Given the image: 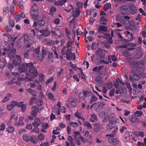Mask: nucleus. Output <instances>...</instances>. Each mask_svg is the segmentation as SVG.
I'll return each instance as SVG.
<instances>
[{
    "label": "nucleus",
    "mask_w": 146,
    "mask_h": 146,
    "mask_svg": "<svg viewBox=\"0 0 146 146\" xmlns=\"http://www.w3.org/2000/svg\"><path fill=\"white\" fill-rule=\"evenodd\" d=\"M19 72L23 77H18L19 81L26 80L27 81H33L36 78L38 75L37 70L32 62L25 63L20 66L19 69Z\"/></svg>",
    "instance_id": "obj_1"
},
{
    "label": "nucleus",
    "mask_w": 146,
    "mask_h": 146,
    "mask_svg": "<svg viewBox=\"0 0 146 146\" xmlns=\"http://www.w3.org/2000/svg\"><path fill=\"white\" fill-rule=\"evenodd\" d=\"M132 74L129 76V78L131 82H133L134 80L138 81L140 78H146V73L141 72L140 70L135 69L131 70Z\"/></svg>",
    "instance_id": "obj_2"
},
{
    "label": "nucleus",
    "mask_w": 146,
    "mask_h": 146,
    "mask_svg": "<svg viewBox=\"0 0 146 146\" xmlns=\"http://www.w3.org/2000/svg\"><path fill=\"white\" fill-rule=\"evenodd\" d=\"M3 52L2 53L3 56L5 55L6 53L8 54V56L11 59L13 58L15 56V52L16 50L15 49H8L5 48H4Z\"/></svg>",
    "instance_id": "obj_3"
},
{
    "label": "nucleus",
    "mask_w": 146,
    "mask_h": 146,
    "mask_svg": "<svg viewBox=\"0 0 146 146\" xmlns=\"http://www.w3.org/2000/svg\"><path fill=\"white\" fill-rule=\"evenodd\" d=\"M71 49V48H70V49L67 48L65 54H66V58L68 60H69L71 58V56H74V60H75L76 59L75 54L74 53H72Z\"/></svg>",
    "instance_id": "obj_4"
},
{
    "label": "nucleus",
    "mask_w": 146,
    "mask_h": 146,
    "mask_svg": "<svg viewBox=\"0 0 146 146\" xmlns=\"http://www.w3.org/2000/svg\"><path fill=\"white\" fill-rule=\"evenodd\" d=\"M39 108L36 106H33L31 109V115L34 117L36 116L37 113L39 111Z\"/></svg>",
    "instance_id": "obj_5"
},
{
    "label": "nucleus",
    "mask_w": 146,
    "mask_h": 146,
    "mask_svg": "<svg viewBox=\"0 0 146 146\" xmlns=\"http://www.w3.org/2000/svg\"><path fill=\"white\" fill-rule=\"evenodd\" d=\"M129 8L131 11L132 14H135L137 11V9L135 6L131 3L128 4Z\"/></svg>",
    "instance_id": "obj_6"
},
{
    "label": "nucleus",
    "mask_w": 146,
    "mask_h": 146,
    "mask_svg": "<svg viewBox=\"0 0 146 146\" xmlns=\"http://www.w3.org/2000/svg\"><path fill=\"white\" fill-rule=\"evenodd\" d=\"M83 92L87 99L88 100H90L93 94L91 92L87 90L85 91L84 90Z\"/></svg>",
    "instance_id": "obj_7"
},
{
    "label": "nucleus",
    "mask_w": 146,
    "mask_h": 146,
    "mask_svg": "<svg viewBox=\"0 0 146 146\" xmlns=\"http://www.w3.org/2000/svg\"><path fill=\"white\" fill-rule=\"evenodd\" d=\"M17 104L18 102L15 101H13L10 104L7 106L8 110L9 111L12 110L14 107L17 106Z\"/></svg>",
    "instance_id": "obj_8"
},
{
    "label": "nucleus",
    "mask_w": 146,
    "mask_h": 146,
    "mask_svg": "<svg viewBox=\"0 0 146 146\" xmlns=\"http://www.w3.org/2000/svg\"><path fill=\"white\" fill-rule=\"evenodd\" d=\"M108 141L109 143L113 145H115L119 143V141L117 139L113 137L109 138Z\"/></svg>",
    "instance_id": "obj_9"
},
{
    "label": "nucleus",
    "mask_w": 146,
    "mask_h": 146,
    "mask_svg": "<svg viewBox=\"0 0 146 146\" xmlns=\"http://www.w3.org/2000/svg\"><path fill=\"white\" fill-rule=\"evenodd\" d=\"M68 0H55L54 1V4L56 6H62Z\"/></svg>",
    "instance_id": "obj_10"
},
{
    "label": "nucleus",
    "mask_w": 146,
    "mask_h": 146,
    "mask_svg": "<svg viewBox=\"0 0 146 146\" xmlns=\"http://www.w3.org/2000/svg\"><path fill=\"white\" fill-rule=\"evenodd\" d=\"M23 102H21L17 104V106L18 107L21 108V111L23 113H25L26 108V105L23 104Z\"/></svg>",
    "instance_id": "obj_11"
},
{
    "label": "nucleus",
    "mask_w": 146,
    "mask_h": 146,
    "mask_svg": "<svg viewBox=\"0 0 146 146\" xmlns=\"http://www.w3.org/2000/svg\"><path fill=\"white\" fill-rule=\"evenodd\" d=\"M40 32L42 33V35L43 36H47L50 34V32L47 29L41 30Z\"/></svg>",
    "instance_id": "obj_12"
},
{
    "label": "nucleus",
    "mask_w": 146,
    "mask_h": 146,
    "mask_svg": "<svg viewBox=\"0 0 146 146\" xmlns=\"http://www.w3.org/2000/svg\"><path fill=\"white\" fill-rule=\"evenodd\" d=\"M41 121L38 118H36L34 121L32 123V125L34 127H38L41 124Z\"/></svg>",
    "instance_id": "obj_13"
},
{
    "label": "nucleus",
    "mask_w": 146,
    "mask_h": 146,
    "mask_svg": "<svg viewBox=\"0 0 146 146\" xmlns=\"http://www.w3.org/2000/svg\"><path fill=\"white\" fill-rule=\"evenodd\" d=\"M146 63V61L145 60H142L139 61H137L138 66L137 68H142L144 65Z\"/></svg>",
    "instance_id": "obj_14"
},
{
    "label": "nucleus",
    "mask_w": 146,
    "mask_h": 146,
    "mask_svg": "<svg viewBox=\"0 0 146 146\" xmlns=\"http://www.w3.org/2000/svg\"><path fill=\"white\" fill-rule=\"evenodd\" d=\"M27 91L30 95H31L34 97H36L37 92L35 90H32L31 88H29L27 89Z\"/></svg>",
    "instance_id": "obj_15"
},
{
    "label": "nucleus",
    "mask_w": 146,
    "mask_h": 146,
    "mask_svg": "<svg viewBox=\"0 0 146 146\" xmlns=\"http://www.w3.org/2000/svg\"><path fill=\"white\" fill-rule=\"evenodd\" d=\"M30 137L29 135L27 133L24 134L23 136V139L27 142H28L30 141Z\"/></svg>",
    "instance_id": "obj_16"
},
{
    "label": "nucleus",
    "mask_w": 146,
    "mask_h": 146,
    "mask_svg": "<svg viewBox=\"0 0 146 146\" xmlns=\"http://www.w3.org/2000/svg\"><path fill=\"white\" fill-rule=\"evenodd\" d=\"M57 9L56 7L54 6H52L50 8V12L49 14L51 16H53L54 12L56 11Z\"/></svg>",
    "instance_id": "obj_17"
},
{
    "label": "nucleus",
    "mask_w": 146,
    "mask_h": 146,
    "mask_svg": "<svg viewBox=\"0 0 146 146\" xmlns=\"http://www.w3.org/2000/svg\"><path fill=\"white\" fill-rule=\"evenodd\" d=\"M80 13V11L79 9L78 8H76L72 15L74 16L73 18L75 17H78L79 16Z\"/></svg>",
    "instance_id": "obj_18"
},
{
    "label": "nucleus",
    "mask_w": 146,
    "mask_h": 146,
    "mask_svg": "<svg viewBox=\"0 0 146 146\" xmlns=\"http://www.w3.org/2000/svg\"><path fill=\"white\" fill-rule=\"evenodd\" d=\"M100 129V125L98 123H96L94 124V131L96 132H98Z\"/></svg>",
    "instance_id": "obj_19"
},
{
    "label": "nucleus",
    "mask_w": 146,
    "mask_h": 146,
    "mask_svg": "<svg viewBox=\"0 0 146 146\" xmlns=\"http://www.w3.org/2000/svg\"><path fill=\"white\" fill-rule=\"evenodd\" d=\"M6 61L4 58H1L0 59V67L3 68L5 65Z\"/></svg>",
    "instance_id": "obj_20"
},
{
    "label": "nucleus",
    "mask_w": 146,
    "mask_h": 146,
    "mask_svg": "<svg viewBox=\"0 0 146 146\" xmlns=\"http://www.w3.org/2000/svg\"><path fill=\"white\" fill-rule=\"evenodd\" d=\"M12 95L11 93H9L5 97L4 99L2 100V102L3 103L5 102L10 99V98L12 96Z\"/></svg>",
    "instance_id": "obj_21"
},
{
    "label": "nucleus",
    "mask_w": 146,
    "mask_h": 146,
    "mask_svg": "<svg viewBox=\"0 0 146 146\" xmlns=\"http://www.w3.org/2000/svg\"><path fill=\"white\" fill-rule=\"evenodd\" d=\"M14 131V128L12 126H9L7 128V131L9 133H12Z\"/></svg>",
    "instance_id": "obj_22"
},
{
    "label": "nucleus",
    "mask_w": 146,
    "mask_h": 146,
    "mask_svg": "<svg viewBox=\"0 0 146 146\" xmlns=\"http://www.w3.org/2000/svg\"><path fill=\"white\" fill-rule=\"evenodd\" d=\"M98 29L99 31H101L104 32H106L107 30V28L106 26L102 25L99 26Z\"/></svg>",
    "instance_id": "obj_23"
},
{
    "label": "nucleus",
    "mask_w": 146,
    "mask_h": 146,
    "mask_svg": "<svg viewBox=\"0 0 146 146\" xmlns=\"http://www.w3.org/2000/svg\"><path fill=\"white\" fill-rule=\"evenodd\" d=\"M35 36V32L34 29H32L31 30V33L29 35V37H31V39L34 38Z\"/></svg>",
    "instance_id": "obj_24"
},
{
    "label": "nucleus",
    "mask_w": 146,
    "mask_h": 146,
    "mask_svg": "<svg viewBox=\"0 0 146 146\" xmlns=\"http://www.w3.org/2000/svg\"><path fill=\"white\" fill-rule=\"evenodd\" d=\"M109 121L111 123L113 124L117 122V119L115 117H110Z\"/></svg>",
    "instance_id": "obj_25"
},
{
    "label": "nucleus",
    "mask_w": 146,
    "mask_h": 146,
    "mask_svg": "<svg viewBox=\"0 0 146 146\" xmlns=\"http://www.w3.org/2000/svg\"><path fill=\"white\" fill-rule=\"evenodd\" d=\"M143 112L142 111H136L134 113V115L136 117H140L143 114Z\"/></svg>",
    "instance_id": "obj_26"
},
{
    "label": "nucleus",
    "mask_w": 146,
    "mask_h": 146,
    "mask_svg": "<svg viewBox=\"0 0 146 146\" xmlns=\"http://www.w3.org/2000/svg\"><path fill=\"white\" fill-rule=\"evenodd\" d=\"M97 97L93 94L91 98V99L90 100V104H91L93 102H96L97 100Z\"/></svg>",
    "instance_id": "obj_27"
},
{
    "label": "nucleus",
    "mask_w": 146,
    "mask_h": 146,
    "mask_svg": "<svg viewBox=\"0 0 146 146\" xmlns=\"http://www.w3.org/2000/svg\"><path fill=\"white\" fill-rule=\"evenodd\" d=\"M69 124L71 125L74 128H76L79 125L78 123L77 122H70L69 123Z\"/></svg>",
    "instance_id": "obj_28"
},
{
    "label": "nucleus",
    "mask_w": 146,
    "mask_h": 146,
    "mask_svg": "<svg viewBox=\"0 0 146 146\" xmlns=\"http://www.w3.org/2000/svg\"><path fill=\"white\" fill-rule=\"evenodd\" d=\"M143 56V54L141 52H139L134 56V57L136 58H139Z\"/></svg>",
    "instance_id": "obj_29"
},
{
    "label": "nucleus",
    "mask_w": 146,
    "mask_h": 146,
    "mask_svg": "<svg viewBox=\"0 0 146 146\" xmlns=\"http://www.w3.org/2000/svg\"><path fill=\"white\" fill-rule=\"evenodd\" d=\"M37 100L36 97H33L32 98L29 102V104L30 105H32L35 102V101Z\"/></svg>",
    "instance_id": "obj_30"
},
{
    "label": "nucleus",
    "mask_w": 146,
    "mask_h": 146,
    "mask_svg": "<svg viewBox=\"0 0 146 146\" xmlns=\"http://www.w3.org/2000/svg\"><path fill=\"white\" fill-rule=\"evenodd\" d=\"M139 120V119L136 117H132L131 118L130 121L132 123H135L138 122Z\"/></svg>",
    "instance_id": "obj_31"
},
{
    "label": "nucleus",
    "mask_w": 146,
    "mask_h": 146,
    "mask_svg": "<svg viewBox=\"0 0 146 146\" xmlns=\"http://www.w3.org/2000/svg\"><path fill=\"white\" fill-rule=\"evenodd\" d=\"M36 104L38 106H41L43 104V101L41 99H39L36 102Z\"/></svg>",
    "instance_id": "obj_32"
},
{
    "label": "nucleus",
    "mask_w": 146,
    "mask_h": 146,
    "mask_svg": "<svg viewBox=\"0 0 146 146\" xmlns=\"http://www.w3.org/2000/svg\"><path fill=\"white\" fill-rule=\"evenodd\" d=\"M37 10H32L31 12V15L33 16L36 17L38 15Z\"/></svg>",
    "instance_id": "obj_33"
},
{
    "label": "nucleus",
    "mask_w": 146,
    "mask_h": 146,
    "mask_svg": "<svg viewBox=\"0 0 146 146\" xmlns=\"http://www.w3.org/2000/svg\"><path fill=\"white\" fill-rule=\"evenodd\" d=\"M103 50L100 48H98V50L96 52V55L97 57V56H98L102 54L103 52Z\"/></svg>",
    "instance_id": "obj_34"
},
{
    "label": "nucleus",
    "mask_w": 146,
    "mask_h": 146,
    "mask_svg": "<svg viewBox=\"0 0 146 146\" xmlns=\"http://www.w3.org/2000/svg\"><path fill=\"white\" fill-rule=\"evenodd\" d=\"M30 139V141L34 144H36L38 142V141L37 140L34 139L33 136H32L31 137Z\"/></svg>",
    "instance_id": "obj_35"
},
{
    "label": "nucleus",
    "mask_w": 146,
    "mask_h": 146,
    "mask_svg": "<svg viewBox=\"0 0 146 146\" xmlns=\"http://www.w3.org/2000/svg\"><path fill=\"white\" fill-rule=\"evenodd\" d=\"M38 139L39 140L42 141L44 139V137L43 134L42 133H40L38 136Z\"/></svg>",
    "instance_id": "obj_36"
},
{
    "label": "nucleus",
    "mask_w": 146,
    "mask_h": 146,
    "mask_svg": "<svg viewBox=\"0 0 146 146\" xmlns=\"http://www.w3.org/2000/svg\"><path fill=\"white\" fill-rule=\"evenodd\" d=\"M45 24V21L44 19L39 20L38 22V25L40 26H43Z\"/></svg>",
    "instance_id": "obj_37"
},
{
    "label": "nucleus",
    "mask_w": 146,
    "mask_h": 146,
    "mask_svg": "<svg viewBox=\"0 0 146 146\" xmlns=\"http://www.w3.org/2000/svg\"><path fill=\"white\" fill-rule=\"evenodd\" d=\"M13 75L15 76L16 78H17L16 79L18 80V77H20L19 76H22L21 74H19V73L17 72H13L12 73Z\"/></svg>",
    "instance_id": "obj_38"
},
{
    "label": "nucleus",
    "mask_w": 146,
    "mask_h": 146,
    "mask_svg": "<svg viewBox=\"0 0 146 146\" xmlns=\"http://www.w3.org/2000/svg\"><path fill=\"white\" fill-rule=\"evenodd\" d=\"M129 10L120 9L121 13V15H127L128 13Z\"/></svg>",
    "instance_id": "obj_39"
},
{
    "label": "nucleus",
    "mask_w": 146,
    "mask_h": 146,
    "mask_svg": "<svg viewBox=\"0 0 146 146\" xmlns=\"http://www.w3.org/2000/svg\"><path fill=\"white\" fill-rule=\"evenodd\" d=\"M9 11V7L8 6L5 7L3 9V12L5 14H7Z\"/></svg>",
    "instance_id": "obj_40"
},
{
    "label": "nucleus",
    "mask_w": 146,
    "mask_h": 146,
    "mask_svg": "<svg viewBox=\"0 0 146 146\" xmlns=\"http://www.w3.org/2000/svg\"><path fill=\"white\" fill-rule=\"evenodd\" d=\"M16 79V78H14L12 80L7 82V84L8 85H10L13 84L14 83L17 84V81L15 82L14 81Z\"/></svg>",
    "instance_id": "obj_41"
},
{
    "label": "nucleus",
    "mask_w": 146,
    "mask_h": 146,
    "mask_svg": "<svg viewBox=\"0 0 146 146\" xmlns=\"http://www.w3.org/2000/svg\"><path fill=\"white\" fill-rule=\"evenodd\" d=\"M130 65L133 66L135 67L136 68H137L138 66L137 61H134L130 63Z\"/></svg>",
    "instance_id": "obj_42"
},
{
    "label": "nucleus",
    "mask_w": 146,
    "mask_h": 146,
    "mask_svg": "<svg viewBox=\"0 0 146 146\" xmlns=\"http://www.w3.org/2000/svg\"><path fill=\"white\" fill-rule=\"evenodd\" d=\"M110 5L108 3H106L104 5L103 9L105 11H106L109 9Z\"/></svg>",
    "instance_id": "obj_43"
},
{
    "label": "nucleus",
    "mask_w": 146,
    "mask_h": 146,
    "mask_svg": "<svg viewBox=\"0 0 146 146\" xmlns=\"http://www.w3.org/2000/svg\"><path fill=\"white\" fill-rule=\"evenodd\" d=\"M0 111L1 112V115H4L6 113V110L3 108H0Z\"/></svg>",
    "instance_id": "obj_44"
},
{
    "label": "nucleus",
    "mask_w": 146,
    "mask_h": 146,
    "mask_svg": "<svg viewBox=\"0 0 146 146\" xmlns=\"http://www.w3.org/2000/svg\"><path fill=\"white\" fill-rule=\"evenodd\" d=\"M136 135L137 136L143 137L144 136V132L143 131H138L136 133Z\"/></svg>",
    "instance_id": "obj_45"
},
{
    "label": "nucleus",
    "mask_w": 146,
    "mask_h": 146,
    "mask_svg": "<svg viewBox=\"0 0 146 146\" xmlns=\"http://www.w3.org/2000/svg\"><path fill=\"white\" fill-rule=\"evenodd\" d=\"M72 42L71 40L67 42L66 47L67 48H72Z\"/></svg>",
    "instance_id": "obj_46"
},
{
    "label": "nucleus",
    "mask_w": 146,
    "mask_h": 146,
    "mask_svg": "<svg viewBox=\"0 0 146 146\" xmlns=\"http://www.w3.org/2000/svg\"><path fill=\"white\" fill-rule=\"evenodd\" d=\"M106 85L107 86V88L109 90L111 89L113 87L112 83L111 82L107 83Z\"/></svg>",
    "instance_id": "obj_47"
},
{
    "label": "nucleus",
    "mask_w": 146,
    "mask_h": 146,
    "mask_svg": "<svg viewBox=\"0 0 146 146\" xmlns=\"http://www.w3.org/2000/svg\"><path fill=\"white\" fill-rule=\"evenodd\" d=\"M42 126L44 129H46L49 127V125L48 123H45L42 124Z\"/></svg>",
    "instance_id": "obj_48"
},
{
    "label": "nucleus",
    "mask_w": 146,
    "mask_h": 146,
    "mask_svg": "<svg viewBox=\"0 0 146 146\" xmlns=\"http://www.w3.org/2000/svg\"><path fill=\"white\" fill-rule=\"evenodd\" d=\"M69 7H71V8L69 9H64V11L67 13H70L72 11V9H73V6L72 5H70L68 6V7L69 8Z\"/></svg>",
    "instance_id": "obj_49"
},
{
    "label": "nucleus",
    "mask_w": 146,
    "mask_h": 146,
    "mask_svg": "<svg viewBox=\"0 0 146 146\" xmlns=\"http://www.w3.org/2000/svg\"><path fill=\"white\" fill-rule=\"evenodd\" d=\"M66 46H64L62 48L61 52L62 55H64L66 54Z\"/></svg>",
    "instance_id": "obj_50"
},
{
    "label": "nucleus",
    "mask_w": 146,
    "mask_h": 146,
    "mask_svg": "<svg viewBox=\"0 0 146 146\" xmlns=\"http://www.w3.org/2000/svg\"><path fill=\"white\" fill-rule=\"evenodd\" d=\"M5 29L7 32H10L12 30V28L8 26H5Z\"/></svg>",
    "instance_id": "obj_51"
},
{
    "label": "nucleus",
    "mask_w": 146,
    "mask_h": 146,
    "mask_svg": "<svg viewBox=\"0 0 146 146\" xmlns=\"http://www.w3.org/2000/svg\"><path fill=\"white\" fill-rule=\"evenodd\" d=\"M103 44L104 45L105 47L107 48L108 49L110 47V46L109 44L106 41H104Z\"/></svg>",
    "instance_id": "obj_52"
},
{
    "label": "nucleus",
    "mask_w": 146,
    "mask_h": 146,
    "mask_svg": "<svg viewBox=\"0 0 146 146\" xmlns=\"http://www.w3.org/2000/svg\"><path fill=\"white\" fill-rule=\"evenodd\" d=\"M65 31L66 36H68L71 35L70 31H69V29L67 27L66 28Z\"/></svg>",
    "instance_id": "obj_53"
},
{
    "label": "nucleus",
    "mask_w": 146,
    "mask_h": 146,
    "mask_svg": "<svg viewBox=\"0 0 146 146\" xmlns=\"http://www.w3.org/2000/svg\"><path fill=\"white\" fill-rule=\"evenodd\" d=\"M108 112V110H106L101 113V114L103 115L104 117H106L107 115Z\"/></svg>",
    "instance_id": "obj_54"
},
{
    "label": "nucleus",
    "mask_w": 146,
    "mask_h": 146,
    "mask_svg": "<svg viewBox=\"0 0 146 146\" xmlns=\"http://www.w3.org/2000/svg\"><path fill=\"white\" fill-rule=\"evenodd\" d=\"M48 96L49 99L50 100H52L54 97L53 95L51 92L48 93Z\"/></svg>",
    "instance_id": "obj_55"
},
{
    "label": "nucleus",
    "mask_w": 146,
    "mask_h": 146,
    "mask_svg": "<svg viewBox=\"0 0 146 146\" xmlns=\"http://www.w3.org/2000/svg\"><path fill=\"white\" fill-rule=\"evenodd\" d=\"M38 9V7L36 4L35 3H34L32 6V10H37Z\"/></svg>",
    "instance_id": "obj_56"
},
{
    "label": "nucleus",
    "mask_w": 146,
    "mask_h": 146,
    "mask_svg": "<svg viewBox=\"0 0 146 146\" xmlns=\"http://www.w3.org/2000/svg\"><path fill=\"white\" fill-rule=\"evenodd\" d=\"M120 9L129 10V7L126 5H123L120 7Z\"/></svg>",
    "instance_id": "obj_57"
},
{
    "label": "nucleus",
    "mask_w": 146,
    "mask_h": 146,
    "mask_svg": "<svg viewBox=\"0 0 146 146\" xmlns=\"http://www.w3.org/2000/svg\"><path fill=\"white\" fill-rule=\"evenodd\" d=\"M85 126H86L89 129L90 128V129H92V127L90 124V123L88 122H87L86 121H85Z\"/></svg>",
    "instance_id": "obj_58"
},
{
    "label": "nucleus",
    "mask_w": 146,
    "mask_h": 146,
    "mask_svg": "<svg viewBox=\"0 0 146 146\" xmlns=\"http://www.w3.org/2000/svg\"><path fill=\"white\" fill-rule=\"evenodd\" d=\"M35 127V128H34L33 130V131L36 133L37 134L39 133L40 131L39 129L38 128V127Z\"/></svg>",
    "instance_id": "obj_59"
},
{
    "label": "nucleus",
    "mask_w": 146,
    "mask_h": 146,
    "mask_svg": "<svg viewBox=\"0 0 146 146\" xmlns=\"http://www.w3.org/2000/svg\"><path fill=\"white\" fill-rule=\"evenodd\" d=\"M16 21L17 23L21 19V16L20 14H18L15 16Z\"/></svg>",
    "instance_id": "obj_60"
},
{
    "label": "nucleus",
    "mask_w": 146,
    "mask_h": 146,
    "mask_svg": "<svg viewBox=\"0 0 146 146\" xmlns=\"http://www.w3.org/2000/svg\"><path fill=\"white\" fill-rule=\"evenodd\" d=\"M79 97L82 100H84L85 99V96L84 95V94L82 92L80 93L79 94Z\"/></svg>",
    "instance_id": "obj_61"
},
{
    "label": "nucleus",
    "mask_w": 146,
    "mask_h": 146,
    "mask_svg": "<svg viewBox=\"0 0 146 146\" xmlns=\"http://www.w3.org/2000/svg\"><path fill=\"white\" fill-rule=\"evenodd\" d=\"M123 54L124 56L127 57L130 56L131 55V53L128 51H125L124 52Z\"/></svg>",
    "instance_id": "obj_62"
},
{
    "label": "nucleus",
    "mask_w": 146,
    "mask_h": 146,
    "mask_svg": "<svg viewBox=\"0 0 146 146\" xmlns=\"http://www.w3.org/2000/svg\"><path fill=\"white\" fill-rule=\"evenodd\" d=\"M54 78L53 77H51L46 82V84L47 85L48 84L50 83L53 80Z\"/></svg>",
    "instance_id": "obj_63"
},
{
    "label": "nucleus",
    "mask_w": 146,
    "mask_h": 146,
    "mask_svg": "<svg viewBox=\"0 0 146 146\" xmlns=\"http://www.w3.org/2000/svg\"><path fill=\"white\" fill-rule=\"evenodd\" d=\"M39 80L41 81H42L44 80V75L43 73L39 75Z\"/></svg>",
    "instance_id": "obj_64"
}]
</instances>
